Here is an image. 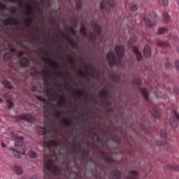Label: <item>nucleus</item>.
Segmentation results:
<instances>
[{"instance_id":"nucleus-48","label":"nucleus","mask_w":179,"mask_h":179,"mask_svg":"<svg viewBox=\"0 0 179 179\" xmlns=\"http://www.w3.org/2000/svg\"><path fill=\"white\" fill-rule=\"evenodd\" d=\"M70 20L71 22H75V24H73L74 27H77V24H78V20H75V16L71 17H70Z\"/></svg>"},{"instance_id":"nucleus-32","label":"nucleus","mask_w":179,"mask_h":179,"mask_svg":"<svg viewBox=\"0 0 179 179\" xmlns=\"http://www.w3.org/2000/svg\"><path fill=\"white\" fill-rule=\"evenodd\" d=\"M163 17H164V20L166 23H169V22H170L171 20V17L170 15H169V13H167V12H164L163 13Z\"/></svg>"},{"instance_id":"nucleus-3","label":"nucleus","mask_w":179,"mask_h":179,"mask_svg":"<svg viewBox=\"0 0 179 179\" xmlns=\"http://www.w3.org/2000/svg\"><path fill=\"white\" fill-rule=\"evenodd\" d=\"M14 138L16 141L15 145L19 151L13 148H10V150L12 151L13 156H14L15 159H20V153L21 155H24L26 153V147L23 145V139H24V138L17 135H15Z\"/></svg>"},{"instance_id":"nucleus-37","label":"nucleus","mask_w":179,"mask_h":179,"mask_svg":"<svg viewBox=\"0 0 179 179\" xmlns=\"http://www.w3.org/2000/svg\"><path fill=\"white\" fill-rule=\"evenodd\" d=\"M50 68H52V69H57L59 68V65L57 62L52 61V63L50 64Z\"/></svg>"},{"instance_id":"nucleus-21","label":"nucleus","mask_w":179,"mask_h":179,"mask_svg":"<svg viewBox=\"0 0 179 179\" xmlns=\"http://www.w3.org/2000/svg\"><path fill=\"white\" fill-rule=\"evenodd\" d=\"M4 98L6 99V100H7V105L8 108H12V107L13 106V102L12 101V100H10V99H12L10 94V93L4 94Z\"/></svg>"},{"instance_id":"nucleus-61","label":"nucleus","mask_w":179,"mask_h":179,"mask_svg":"<svg viewBox=\"0 0 179 179\" xmlns=\"http://www.w3.org/2000/svg\"><path fill=\"white\" fill-rule=\"evenodd\" d=\"M70 62H71V64H73V65H74V64H75V59H73V57H71V58H70Z\"/></svg>"},{"instance_id":"nucleus-27","label":"nucleus","mask_w":179,"mask_h":179,"mask_svg":"<svg viewBox=\"0 0 179 179\" xmlns=\"http://www.w3.org/2000/svg\"><path fill=\"white\" fill-rule=\"evenodd\" d=\"M167 169L169 170H173L174 171H179V166L177 164H169Z\"/></svg>"},{"instance_id":"nucleus-18","label":"nucleus","mask_w":179,"mask_h":179,"mask_svg":"<svg viewBox=\"0 0 179 179\" xmlns=\"http://www.w3.org/2000/svg\"><path fill=\"white\" fill-rule=\"evenodd\" d=\"M11 169H12L13 171H15V173H16L18 175L23 174V169L22 168V166H20L16 164H12Z\"/></svg>"},{"instance_id":"nucleus-11","label":"nucleus","mask_w":179,"mask_h":179,"mask_svg":"<svg viewBox=\"0 0 179 179\" xmlns=\"http://www.w3.org/2000/svg\"><path fill=\"white\" fill-rule=\"evenodd\" d=\"M50 171L53 176H55L56 177H59V176H61V173H62L61 169L55 164H52L50 166Z\"/></svg>"},{"instance_id":"nucleus-59","label":"nucleus","mask_w":179,"mask_h":179,"mask_svg":"<svg viewBox=\"0 0 179 179\" xmlns=\"http://www.w3.org/2000/svg\"><path fill=\"white\" fill-rule=\"evenodd\" d=\"M52 22V24H55V23H57V20H55V18H52L51 20Z\"/></svg>"},{"instance_id":"nucleus-28","label":"nucleus","mask_w":179,"mask_h":179,"mask_svg":"<svg viewBox=\"0 0 179 179\" xmlns=\"http://www.w3.org/2000/svg\"><path fill=\"white\" fill-rule=\"evenodd\" d=\"M80 33L84 36H87V31L86 30V26L85 24H82L80 29Z\"/></svg>"},{"instance_id":"nucleus-23","label":"nucleus","mask_w":179,"mask_h":179,"mask_svg":"<svg viewBox=\"0 0 179 179\" xmlns=\"http://www.w3.org/2000/svg\"><path fill=\"white\" fill-rule=\"evenodd\" d=\"M72 150L74 151L76 153L78 152H82V145L80 143L77 142L72 145Z\"/></svg>"},{"instance_id":"nucleus-22","label":"nucleus","mask_w":179,"mask_h":179,"mask_svg":"<svg viewBox=\"0 0 179 179\" xmlns=\"http://www.w3.org/2000/svg\"><path fill=\"white\" fill-rule=\"evenodd\" d=\"M111 141L115 143H121V136L118 134H110V135Z\"/></svg>"},{"instance_id":"nucleus-33","label":"nucleus","mask_w":179,"mask_h":179,"mask_svg":"<svg viewBox=\"0 0 179 179\" xmlns=\"http://www.w3.org/2000/svg\"><path fill=\"white\" fill-rule=\"evenodd\" d=\"M76 8L77 10L82 9V0H76Z\"/></svg>"},{"instance_id":"nucleus-53","label":"nucleus","mask_w":179,"mask_h":179,"mask_svg":"<svg viewBox=\"0 0 179 179\" xmlns=\"http://www.w3.org/2000/svg\"><path fill=\"white\" fill-rule=\"evenodd\" d=\"M107 113H113L114 111V108L109 107V108H106Z\"/></svg>"},{"instance_id":"nucleus-19","label":"nucleus","mask_w":179,"mask_h":179,"mask_svg":"<svg viewBox=\"0 0 179 179\" xmlns=\"http://www.w3.org/2000/svg\"><path fill=\"white\" fill-rule=\"evenodd\" d=\"M133 52H134L137 61H141L142 60V53L141 51H139V48L138 46H134L133 48Z\"/></svg>"},{"instance_id":"nucleus-30","label":"nucleus","mask_w":179,"mask_h":179,"mask_svg":"<svg viewBox=\"0 0 179 179\" xmlns=\"http://www.w3.org/2000/svg\"><path fill=\"white\" fill-rule=\"evenodd\" d=\"M157 1L160 6H164V8H165L166 6H169V0H157Z\"/></svg>"},{"instance_id":"nucleus-29","label":"nucleus","mask_w":179,"mask_h":179,"mask_svg":"<svg viewBox=\"0 0 179 179\" xmlns=\"http://www.w3.org/2000/svg\"><path fill=\"white\" fill-rule=\"evenodd\" d=\"M52 93L50 94V99L52 100V101H55L57 100V97H58V94H57V91L55 90H52Z\"/></svg>"},{"instance_id":"nucleus-5","label":"nucleus","mask_w":179,"mask_h":179,"mask_svg":"<svg viewBox=\"0 0 179 179\" xmlns=\"http://www.w3.org/2000/svg\"><path fill=\"white\" fill-rule=\"evenodd\" d=\"M132 83L136 85L138 87V90L141 92L143 97L145 100V101H149V92L146 88H143L141 87L142 85V79L139 78H136L132 80Z\"/></svg>"},{"instance_id":"nucleus-34","label":"nucleus","mask_w":179,"mask_h":179,"mask_svg":"<svg viewBox=\"0 0 179 179\" xmlns=\"http://www.w3.org/2000/svg\"><path fill=\"white\" fill-rule=\"evenodd\" d=\"M90 155V152H89V151H86L85 150H82L81 156H82V157H83V159H87V157H89Z\"/></svg>"},{"instance_id":"nucleus-63","label":"nucleus","mask_w":179,"mask_h":179,"mask_svg":"<svg viewBox=\"0 0 179 179\" xmlns=\"http://www.w3.org/2000/svg\"><path fill=\"white\" fill-rule=\"evenodd\" d=\"M1 147L6 148V144L3 141H1Z\"/></svg>"},{"instance_id":"nucleus-24","label":"nucleus","mask_w":179,"mask_h":179,"mask_svg":"<svg viewBox=\"0 0 179 179\" xmlns=\"http://www.w3.org/2000/svg\"><path fill=\"white\" fill-rule=\"evenodd\" d=\"M138 176H139V174L138 173V171H130L129 172V176H127V179H139V178H138Z\"/></svg>"},{"instance_id":"nucleus-9","label":"nucleus","mask_w":179,"mask_h":179,"mask_svg":"<svg viewBox=\"0 0 179 179\" xmlns=\"http://www.w3.org/2000/svg\"><path fill=\"white\" fill-rule=\"evenodd\" d=\"M15 118L17 121H22L24 120V121H27L28 122H33L34 124L37 122V120L31 115H17Z\"/></svg>"},{"instance_id":"nucleus-47","label":"nucleus","mask_w":179,"mask_h":179,"mask_svg":"<svg viewBox=\"0 0 179 179\" xmlns=\"http://www.w3.org/2000/svg\"><path fill=\"white\" fill-rule=\"evenodd\" d=\"M45 71H46V81H45V86H46V92H45V96H46V97L47 96H48V92H47V87H48V82L47 81V73H48V69H47V67H46V69H45Z\"/></svg>"},{"instance_id":"nucleus-20","label":"nucleus","mask_w":179,"mask_h":179,"mask_svg":"<svg viewBox=\"0 0 179 179\" xmlns=\"http://www.w3.org/2000/svg\"><path fill=\"white\" fill-rule=\"evenodd\" d=\"M30 62L27 57H22L20 61V65L22 68H27Z\"/></svg>"},{"instance_id":"nucleus-62","label":"nucleus","mask_w":179,"mask_h":179,"mask_svg":"<svg viewBox=\"0 0 179 179\" xmlns=\"http://www.w3.org/2000/svg\"><path fill=\"white\" fill-rule=\"evenodd\" d=\"M10 52H11L12 53H15V52H16V49H15V48H12L10 49Z\"/></svg>"},{"instance_id":"nucleus-31","label":"nucleus","mask_w":179,"mask_h":179,"mask_svg":"<svg viewBox=\"0 0 179 179\" xmlns=\"http://www.w3.org/2000/svg\"><path fill=\"white\" fill-rule=\"evenodd\" d=\"M129 9L131 12H136V10H138V5L134 3H131L129 7Z\"/></svg>"},{"instance_id":"nucleus-57","label":"nucleus","mask_w":179,"mask_h":179,"mask_svg":"<svg viewBox=\"0 0 179 179\" xmlns=\"http://www.w3.org/2000/svg\"><path fill=\"white\" fill-rule=\"evenodd\" d=\"M173 91L176 93V94H179V90L177 87L173 88Z\"/></svg>"},{"instance_id":"nucleus-16","label":"nucleus","mask_w":179,"mask_h":179,"mask_svg":"<svg viewBox=\"0 0 179 179\" xmlns=\"http://www.w3.org/2000/svg\"><path fill=\"white\" fill-rule=\"evenodd\" d=\"M110 176L113 178V179H121L122 173L120 172V170L115 169L111 171Z\"/></svg>"},{"instance_id":"nucleus-1","label":"nucleus","mask_w":179,"mask_h":179,"mask_svg":"<svg viewBox=\"0 0 179 179\" xmlns=\"http://www.w3.org/2000/svg\"><path fill=\"white\" fill-rule=\"evenodd\" d=\"M115 51L118 59L115 57V55L111 50L106 54V59L109 66H120L121 65V58H124L125 55V46L117 45L115 48Z\"/></svg>"},{"instance_id":"nucleus-56","label":"nucleus","mask_w":179,"mask_h":179,"mask_svg":"<svg viewBox=\"0 0 179 179\" xmlns=\"http://www.w3.org/2000/svg\"><path fill=\"white\" fill-rule=\"evenodd\" d=\"M24 55V52L20 51L19 55H17L18 58H20V57H23Z\"/></svg>"},{"instance_id":"nucleus-42","label":"nucleus","mask_w":179,"mask_h":179,"mask_svg":"<svg viewBox=\"0 0 179 179\" xmlns=\"http://www.w3.org/2000/svg\"><path fill=\"white\" fill-rule=\"evenodd\" d=\"M50 145L52 148H57L58 143L55 140H52L50 141Z\"/></svg>"},{"instance_id":"nucleus-60","label":"nucleus","mask_w":179,"mask_h":179,"mask_svg":"<svg viewBox=\"0 0 179 179\" xmlns=\"http://www.w3.org/2000/svg\"><path fill=\"white\" fill-rule=\"evenodd\" d=\"M32 92H36L37 90V86H34L31 87Z\"/></svg>"},{"instance_id":"nucleus-17","label":"nucleus","mask_w":179,"mask_h":179,"mask_svg":"<svg viewBox=\"0 0 179 179\" xmlns=\"http://www.w3.org/2000/svg\"><path fill=\"white\" fill-rule=\"evenodd\" d=\"M143 55L145 58H150L152 57V48L149 45H146L143 50Z\"/></svg>"},{"instance_id":"nucleus-36","label":"nucleus","mask_w":179,"mask_h":179,"mask_svg":"<svg viewBox=\"0 0 179 179\" xmlns=\"http://www.w3.org/2000/svg\"><path fill=\"white\" fill-rule=\"evenodd\" d=\"M166 31H169V29L164 27H159L157 31V34H163L164 33H166Z\"/></svg>"},{"instance_id":"nucleus-45","label":"nucleus","mask_w":179,"mask_h":179,"mask_svg":"<svg viewBox=\"0 0 179 179\" xmlns=\"http://www.w3.org/2000/svg\"><path fill=\"white\" fill-rule=\"evenodd\" d=\"M161 137L164 139H166L167 138V133L164 130H162L160 132Z\"/></svg>"},{"instance_id":"nucleus-51","label":"nucleus","mask_w":179,"mask_h":179,"mask_svg":"<svg viewBox=\"0 0 179 179\" xmlns=\"http://www.w3.org/2000/svg\"><path fill=\"white\" fill-rule=\"evenodd\" d=\"M70 30H71V33L73 36H75L76 34L77 31H76V30H75V29H73V27H71Z\"/></svg>"},{"instance_id":"nucleus-10","label":"nucleus","mask_w":179,"mask_h":179,"mask_svg":"<svg viewBox=\"0 0 179 179\" xmlns=\"http://www.w3.org/2000/svg\"><path fill=\"white\" fill-rule=\"evenodd\" d=\"M4 24H13L14 26H19L20 24V21L19 19L15 17H10L9 18H6L3 20Z\"/></svg>"},{"instance_id":"nucleus-38","label":"nucleus","mask_w":179,"mask_h":179,"mask_svg":"<svg viewBox=\"0 0 179 179\" xmlns=\"http://www.w3.org/2000/svg\"><path fill=\"white\" fill-rule=\"evenodd\" d=\"M28 155L29 157H31V159H36L37 157V153L33 150H30Z\"/></svg>"},{"instance_id":"nucleus-39","label":"nucleus","mask_w":179,"mask_h":179,"mask_svg":"<svg viewBox=\"0 0 179 179\" xmlns=\"http://www.w3.org/2000/svg\"><path fill=\"white\" fill-rule=\"evenodd\" d=\"M61 122H62L63 125H64V127H71V123H69V122H68L67 119L62 118L61 120Z\"/></svg>"},{"instance_id":"nucleus-13","label":"nucleus","mask_w":179,"mask_h":179,"mask_svg":"<svg viewBox=\"0 0 179 179\" xmlns=\"http://www.w3.org/2000/svg\"><path fill=\"white\" fill-rule=\"evenodd\" d=\"M60 33L61 34H63V36L66 37V40H67V41H69V43H70V44L73 45V48L78 50V43L75 42V40L73 39V38L70 37L67 34H64L62 31H60Z\"/></svg>"},{"instance_id":"nucleus-55","label":"nucleus","mask_w":179,"mask_h":179,"mask_svg":"<svg viewBox=\"0 0 179 179\" xmlns=\"http://www.w3.org/2000/svg\"><path fill=\"white\" fill-rule=\"evenodd\" d=\"M94 136H96V141L97 142H100V136H99V135H97V133L94 131Z\"/></svg>"},{"instance_id":"nucleus-14","label":"nucleus","mask_w":179,"mask_h":179,"mask_svg":"<svg viewBox=\"0 0 179 179\" xmlns=\"http://www.w3.org/2000/svg\"><path fill=\"white\" fill-rule=\"evenodd\" d=\"M143 22H145V26L147 27H149V29H152V27H155L156 24H157V22L156 21V19H155L153 21H150V20L146 17H144L143 19Z\"/></svg>"},{"instance_id":"nucleus-52","label":"nucleus","mask_w":179,"mask_h":179,"mask_svg":"<svg viewBox=\"0 0 179 179\" xmlns=\"http://www.w3.org/2000/svg\"><path fill=\"white\" fill-rule=\"evenodd\" d=\"M113 80L115 83H118V82H120L121 78H117V77H113Z\"/></svg>"},{"instance_id":"nucleus-25","label":"nucleus","mask_w":179,"mask_h":179,"mask_svg":"<svg viewBox=\"0 0 179 179\" xmlns=\"http://www.w3.org/2000/svg\"><path fill=\"white\" fill-rule=\"evenodd\" d=\"M102 159L106 163H108L109 164H113L115 163V159H113V157H111L102 156Z\"/></svg>"},{"instance_id":"nucleus-8","label":"nucleus","mask_w":179,"mask_h":179,"mask_svg":"<svg viewBox=\"0 0 179 179\" xmlns=\"http://www.w3.org/2000/svg\"><path fill=\"white\" fill-rule=\"evenodd\" d=\"M179 123V114L177 111H173V115L169 117V124L171 128H177Z\"/></svg>"},{"instance_id":"nucleus-41","label":"nucleus","mask_w":179,"mask_h":179,"mask_svg":"<svg viewBox=\"0 0 179 179\" xmlns=\"http://www.w3.org/2000/svg\"><path fill=\"white\" fill-rule=\"evenodd\" d=\"M166 61L167 62L165 64V69H171V68H173V64H171V63L169 62V59H167Z\"/></svg>"},{"instance_id":"nucleus-12","label":"nucleus","mask_w":179,"mask_h":179,"mask_svg":"<svg viewBox=\"0 0 179 179\" xmlns=\"http://www.w3.org/2000/svg\"><path fill=\"white\" fill-rule=\"evenodd\" d=\"M157 47H161L163 50H163L162 52H167V50L170 48V43L167 41H158L157 42Z\"/></svg>"},{"instance_id":"nucleus-26","label":"nucleus","mask_w":179,"mask_h":179,"mask_svg":"<svg viewBox=\"0 0 179 179\" xmlns=\"http://www.w3.org/2000/svg\"><path fill=\"white\" fill-rule=\"evenodd\" d=\"M157 146H161L164 148H167L169 147V143H167V141H162V140H157Z\"/></svg>"},{"instance_id":"nucleus-44","label":"nucleus","mask_w":179,"mask_h":179,"mask_svg":"<svg viewBox=\"0 0 179 179\" xmlns=\"http://www.w3.org/2000/svg\"><path fill=\"white\" fill-rule=\"evenodd\" d=\"M53 108L55 109V118H57V120H59V111L55 109V106H53Z\"/></svg>"},{"instance_id":"nucleus-6","label":"nucleus","mask_w":179,"mask_h":179,"mask_svg":"<svg viewBox=\"0 0 179 179\" xmlns=\"http://www.w3.org/2000/svg\"><path fill=\"white\" fill-rule=\"evenodd\" d=\"M108 96H110V94H108V91L106 90H102L99 94V97L103 99L101 101V106H103L106 108H108L113 106V103L107 99Z\"/></svg>"},{"instance_id":"nucleus-49","label":"nucleus","mask_w":179,"mask_h":179,"mask_svg":"<svg viewBox=\"0 0 179 179\" xmlns=\"http://www.w3.org/2000/svg\"><path fill=\"white\" fill-rule=\"evenodd\" d=\"M0 9H6V4H5V3H3L2 1H0Z\"/></svg>"},{"instance_id":"nucleus-50","label":"nucleus","mask_w":179,"mask_h":179,"mask_svg":"<svg viewBox=\"0 0 179 179\" xmlns=\"http://www.w3.org/2000/svg\"><path fill=\"white\" fill-rule=\"evenodd\" d=\"M48 6H51V0H45V9H48Z\"/></svg>"},{"instance_id":"nucleus-64","label":"nucleus","mask_w":179,"mask_h":179,"mask_svg":"<svg viewBox=\"0 0 179 179\" xmlns=\"http://www.w3.org/2000/svg\"><path fill=\"white\" fill-rule=\"evenodd\" d=\"M31 179H38V176L37 175L34 176L31 178Z\"/></svg>"},{"instance_id":"nucleus-15","label":"nucleus","mask_w":179,"mask_h":179,"mask_svg":"<svg viewBox=\"0 0 179 179\" xmlns=\"http://www.w3.org/2000/svg\"><path fill=\"white\" fill-rule=\"evenodd\" d=\"M151 114L155 118H160V115H162V109L157 106H154L152 111H151Z\"/></svg>"},{"instance_id":"nucleus-58","label":"nucleus","mask_w":179,"mask_h":179,"mask_svg":"<svg viewBox=\"0 0 179 179\" xmlns=\"http://www.w3.org/2000/svg\"><path fill=\"white\" fill-rule=\"evenodd\" d=\"M24 0H19V3L21 5V6H24Z\"/></svg>"},{"instance_id":"nucleus-40","label":"nucleus","mask_w":179,"mask_h":179,"mask_svg":"<svg viewBox=\"0 0 179 179\" xmlns=\"http://www.w3.org/2000/svg\"><path fill=\"white\" fill-rule=\"evenodd\" d=\"M3 85H4L6 87H8V89H12V85L6 80L3 82Z\"/></svg>"},{"instance_id":"nucleus-35","label":"nucleus","mask_w":179,"mask_h":179,"mask_svg":"<svg viewBox=\"0 0 179 179\" xmlns=\"http://www.w3.org/2000/svg\"><path fill=\"white\" fill-rule=\"evenodd\" d=\"M3 58L6 61H10V59H12V53L6 52V54H4Z\"/></svg>"},{"instance_id":"nucleus-2","label":"nucleus","mask_w":179,"mask_h":179,"mask_svg":"<svg viewBox=\"0 0 179 179\" xmlns=\"http://www.w3.org/2000/svg\"><path fill=\"white\" fill-rule=\"evenodd\" d=\"M38 100L43 101V127L38 126L36 127V132L39 135H45V99L43 96H38ZM42 150H43V174H45V137L43 138V145H41Z\"/></svg>"},{"instance_id":"nucleus-46","label":"nucleus","mask_w":179,"mask_h":179,"mask_svg":"<svg viewBox=\"0 0 179 179\" xmlns=\"http://www.w3.org/2000/svg\"><path fill=\"white\" fill-rule=\"evenodd\" d=\"M140 128L143 132H148V129L146 128V126L143 124H140Z\"/></svg>"},{"instance_id":"nucleus-43","label":"nucleus","mask_w":179,"mask_h":179,"mask_svg":"<svg viewBox=\"0 0 179 179\" xmlns=\"http://www.w3.org/2000/svg\"><path fill=\"white\" fill-rule=\"evenodd\" d=\"M60 100L57 101V107L60 108L61 106H64V97L59 96Z\"/></svg>"},{"instance_id":"nucleus-7","label":"nucleus","mask_w":179,"mask_h":179,"mask_svg":"<svg viewBox=\"0 0 179 179\" xmlns=\"http://www.w3.org/2000/svg\"><path fill=\"white\" fill-rule=\"evenodd\" d=\"M115 6V1L114 0H103L100 2V9L105 10L106 13H108L111 8H114Z\"/></svg>"},{"instance_id":"nucleus-4","label":"nucleus","mask_w":179,"mask_h":179,"mask_svg":"<svg viewBox=\"0 0 179 179\" xmlns=\"http://www.w3.org/2000/svg\"><path fill=\"white\" fill-rule=\"evenodd\" d=\"M93 30L94 33H89L90 36H88V38L90 43H96L97 41V36H101V33H103V28L101 27V25L96 22L94 24Z\"/></svg>"},{"instance_id":"nucleus-54","label":"nucleus","mask_w":179,"mask_h":179,"mask_svg":"<svg viewBox=\"0 0 179 179\" xmlns=\"http://www.w3.org/2000/svg\"><path fill=\"white\" fill-rule=\"evenodd\" d=\"M175 66L177 71H179V60H176L175 62Z\"/></svg>"}]
</instances>
